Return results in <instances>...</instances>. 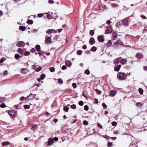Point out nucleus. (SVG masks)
Returning <instances> with one entry per match:
<instances>
[{"label": "nucleus", "mask_w": 147, "mask_h": 147, "mask_svg": "<svg viewBox=\"0 0 147 147\" xmlns=\"http://www.w3.org/2000/svg\"><path fill=\"white\" fill-rule=\"evenodd\" d=\"M117 77L118 79L120 80H122L126 78L125 74L122 72H119L117 74Z\"/></svg>", "instance_id": "obj_1"}, {"label": "nucleus", "mask_w": 147, "mask_h": 147, "mask_svg": "<svg viewBox=\"0 0 147 147\" xmlns=\"http://www.w3.org/2000/svg\"><path fill=\"white\" fill-rule=\"evenodd\" d=\"M121 45L122 46H123V45L121 42V40H118L116 42H115L113 45V47L117 49Z\"/></svg>", "instance_id": "obj_2"}, {"label": "nucleus", "mask_w": 147, "mask_h": 147, "mask_svg": "<svg viewBox=\"0 0 147 147\" xmlns=\"http://www.w3.org/2000/svg\"><path fill=\"white\" fill-rule=\"evenodd\" d=\"M25 45V43L23 41H19L16 44L18 47H23Z\"/></svg>", "instance_id": "obj_3"}, {"label": "nucleus", "mask_w": 147, "mask_h": 147, "mask_svg": "<svg viewBox=\"0 0 147 147\" xmlns=\"http://www.w3.org/2000/svg\"><path fill=\"white\" fill-rule=\"evenodd\" d=\"M117 93V91L115 90H111L110 92V94L109 96H115Z\"/></svg>", "instance_id": "obj_4"}, {"label": "nucleus", "mask_w": 147, "mask_h": 147, "mask_svg": "<svg viewBox=\"0 0 147 147\" xmlns=\"http://www.w3.org/2000/svg\"><path fill=\"white\" fill-rule=\"evenodd\" d=\"M97 39L100 42H103L104 40L103 35L98 36L97 37Z\"/></svg>", "instance_id": "obj_5"}, {"label": "nucleus", "mask_w": 147, "mask_h": 147, "mask_svg": "<svg viewBox=\"0 0 147 147\" xmlns=\"http://www.w3.org/2000/svg\"><path fill=\"white\" fill-rule=\"evenodd\" d=\"M36 66V65H32V69H35V71L37 72H39L41 70L42 68L41 67H39L38 68H35Z\"/></svg>", "instance_id": "obj_6"}, {"label": "nucleus", "mask_w": 147, "mask_h": 147, "mask_svg": "<svg viewBox=\"0 0 147 147\" xmlns=\"http://www.w3.org/2000/svg\"><path fill=\"white\" fill-rule=\"evenodd\" d=\"M53 141L52 138H49L48 141V144H47V146H51L53 144Z\"/></svg>", "instance_id": "obj_7"}, {"label": "nucleus", "mask_w": 147, "mask_h": 147, "mask_svg": "<svg viewBox=\"0 0 147 147\" xmlns=\"http://www.w3.org/2000/svg\"><path fill=\"white\" fill-rule=\"evenodd\" d=\"M55 32L56 33L57 31H55V30L54 29H49V30H48L46 32L47 33L50 34L52 33H53V32Z\"/></svg>", "instance_id": "obj_8"}, {"label": "nucleus", "mask_w": 147, "mask_h": 147, "mask_svg": "<svg viewBox=\"0 0 147 147\" xmlns=\"http://www.w3.org/2000/svg\"><path fill=\"white\" fill-rule=\"evenodd\" d=\"M28 71V70L26 68H22L21 69V74L24 75L26 74Z\"/></svg>", "instance_id": "obj_9"}, {"label": "nucleus", "mask_w": 147, "mask_h": 147, "mask_svg": "<svg viewBox=\"0 0 147 147\" xmlns=\"http://www.w3.org/2000/svg\"><path fill=\"white\" fill-rule=\"evenodd\" d=\"M9 114L11 117H13L16 114V112L13 110L10 111L9 112Z\"/></svg>", "instance_id": "obj_10"}, {"label": "nucleus", "mask_w": 147, "mask_h": 147, "mask_svg": "<svg viewBox=\"0 0 147 147\" xmlns=\"http://www.w3.org/2000/svg\"><path fill=\"white\" fill-rule=\"evenodd\" d=\"M95 41L93 37H91L90 39L89 44L91 45L94 44L95 42Z\"/></svg>", "instance_id": "obj_11"}, {"label": "nucleus", "mask_w": 147, "mask_h": 147, "mask_svg": "<svg viewBox=\"0 0 147 147\" xmlns=\"http://www.w3.org/2000/svg\"><path fill=\"white\" fill-rule=\"evenodd\" d=\"M46 43H51L52 42L51 38L50 37H48L45 40Z\"/></svg>", "instance_id": "obj_12"}, {"label": "nucleus", "mask_w": 147, "mask_h": 147, "mask_svg": "<svg viewBox=\"0 0 147 147\" xmlns=\"http://www.w3.org/2000/svg\"><path fill=\"white\" fill-rule=\"evenodd\" d=\"M122 22L124 25L125 26H127L128 25L127 20L125 18L122 21Z\"/></svg>", "instance_id": "obj_13"}, {"label": "nucleus", "mask_w": 147, "mask_h": 147, "mask_svg": "<svg viewBox=\"0 0 147 147\" xmlns=\"http://www.w3.org/2000/svg\"><path fill=\"white\" fill-rule=\"evenodd\" d=\"M112 32V29L111 27H109L107 28L106 30L105 31V33L106 34H108Z\"/></svg>", "instance_id": "obj_14"}, {"label": "nucleus", "mask_w": 147, "mask_h": 147, "mask_svg": "<svg viewBox=\"0 0 147 147\" xmlns=\"http://www.w3.org/2000/svg\"><path fill=\"white\" fill-rule=\"evenodd\" d=\"M121 58V57L117 58L114 61V63L115 64H117L119 63L120 59Z\"/></svg>", "instance_id": "obj_15"}, {"label": "nucleus", "mask_w": 147, "mask_h": 147, "mask_svg": "<svg viewBox=\"0 0 147 147\" xmlns=\"http://www.w3.org/2000/svg\"><path fill=\"white\" fill-rule=\"evenodd\" d=\"M65 64L67 66L70 67L71 65V61L69 60H66L65 61Z\"/></svg>", "instance_id": "obj_16"}, {"label": "nucleus", "mask_w": 147, "mask_h": 147, "mask_svg": "<svg viewBox=\"0 0 147 147\" xmlns=\"http://www.w3.org/2000/svg\"><path fill=\"white\" fill-rule=\"evenodd\" d=\"M121 66V65H119L117 67H115L114 68L115 71H118L120 69Z\"/></svg>", "instance_id": "obj_17"}, {"label": "nucleus", "mask_w": 147, "mask_h": 147, "mask_svg": "<svg viewBox=\"0 0 147 147\" xmlns=\"http://www.w3.org/2000/svg\"><path fill=\"white\" fill-rule=\"evenodd\" d=\"M35 48L36 49V51L38 52L41 51L40 47L39 45H37L35 46Z\"/></svg>", "instance_id": "obj_18"}, {"label": "nucleus", "mask_w": 147, "mask_h": 147, "mask_svg": "<svg viewBox=\"0 0 147 147\" xmlns=\"http://www.w3.org/2000/svg\"><path fill=\"white\" fill-rule=\"evenodd\" d=\"M136 57L138 59H140L142 58V57L143 55L141 53H138L136 55Z\"/></svg>", "instance_id": "obj_19"}, {"label": "nucleus", "mask_w": 147, "mask_h": 147, "mask_svg": "<svg viewBox=\"0 0 147 147\" xmlns=\"http://www.w3.org/2000/svg\"><path fill=\"white\" fill-rule=\"evenodd\" d=\"M117 34L115 32L113 33L112 36V39L113 40H115L117 38Z\"/></svg>", "instance_id": "obj_20"}, {"label": "nucleus", "mask_w": 147, "mask_h": 147, "mask_svg": "<svg viewBox=\"0 0 147 147\" xmlns=\"http://www.w3.org/2000/svg\"><path fill=\"white\" fill-rule=\"evenodd\" d=\"M127 60L125 59H122L120 60V62L122 64H125L126 63Z\"/></svg>", "instance_id": "obj_21"}, {"label": "nucleus", "mask_w": 147, "mask_h": 147, "mask_svg": "<svg viewBox=\"0 0 147 147\" xmlns=\"http://www.w3.org/2000/svg\"><path fill=\"white\" fill-rule=\"evenodd\" d=\"M34 94H30V95L28 96L26 98V99H27L28 98H30L29 99H32L34 98Z\"/></svg>", "instance_id": "obj_22"}, {"label": "nucleus", "mask_w": 147, "mask_h": 147, "mask_svg": "<svg viewBox=\"0 0 147 147\" xmlns=\"http://www.w3.org/2000/svg\"><path fill=\"white\" fill-rule=\"evenodd\" d=\"M10 144V142H4L2 143V145L3 146H6Z\"/></svg>", "instance_id": "obj_23"}, {"label": "nucleus", "mask_w": 147, "mask_h": 147, "mask_svg": "<svg viewBox=\"0 0 147 147\" xmlns=\"http://www.w3.org/2000/svg\"><path fill=\"white\" fill-rule=\"evenodd\" d=\"M58 17V15L54 13L51 16V19H56Z\"/></svg>", "instance_id": "obj_24"}, {"label": "nucleus", "mask_w": 147, "mask_h": 147, "mask_svg": "<svg viewBox=\"0 0 147 147\" xmlns=\"http://www.w3.org/2000/svg\"><path fill=\"white\" fill-rule=\"evenodd\" d=\"M26 29V27L25 26H22L19 27V29L20 30L24 31Z\"/></svg>", "instance_id": "obj_25"}, {"label": "nucleus", "mask_w": 147, "mask_h": 147, "mask_svg": "<svg viewBox=\"0 0 147 147\" xmlns=\"http://www.w3.org/2000/svg\"><path fill=\"white\" fill-rule=\"evenodd\" d=\"M32 129V130H36L37 128V126L36 124L33 125L31 126Z\"/></svg>", "instance_id": "obj_26"}, {"label": "nucleus", "mask_w": 147, "mask_h": 147, "mask_svg": "<svg viewBox=\"0 0 147 147\" xmlns=\"http://www.w3.org/2000/svg\"><path fill=\"white\" fill-rule=\"evenodd\" d=\"M69 107L67 106H64L63 107V110L66 112H67L69 110Z\"/></svg>", "instance_id": "obj_27"}, {"label": "nucleus", "mask_w": 147, "mask_h": 147, "mask_svg": "<svg viewBox=\"0 0 147 147\" xmlns=\"http://www.w3.org/2000/svg\"><path fill=\"white\" fill-rule=\"evenodd\" d=\"M20 55L18 54H15V58L16 59H18L20 58Z\"/></svg>", "instance_id": "obj_28"}, {"label": "nucleus", "mask_w": 147, "mask_h": 147, "mask_svg": "<svg viewBox=\"0 0 147 147\" xmlns=\"http://www.w3.org/2000/svg\"><path fill=\"white\" fill-rule=\"evenodd\" d=\"M38 52V54L39 55V56L40 57L42 56L45 53V52L43 51H41Z\"/></svg>", "instance_id": "obj_29"}, {"label": "nucleus", "mask_w": 147, "mask_h": 147, "mask_svg": "<svg viewBox=\"0 0 147 147\" xmlns=\"http://www.w3.org/2000/svg\"><path fill=\"white\" fill-rule=\"evenodd\" d=\"M33 21L31 20H28L27 21V23L28 24H32L33 23Z\"/></svg>", "instance_id": "obj_30"}, {"label": "nucleus", "mask_w": 147, "mask_h": 147, "mask_svg": "<svg viewBox=\"0 0 147 147\" xmlns=\"http://www.w3.org/2000/svg\"><path fill=\"white\" fill-rule=\"evenodd\" d=\"M21 105V104H19L17 105H15L14 107H15V108L16 109H18L20 108Z\"/></svg>", "instance_id": "obj_31"}, {"label": "nucleus", "mask_w": 147, "mask_h": 147, "mask_svg": "<svg viewBox=\"0 0 147 147\" xmlns=\"http://www.w3.org/2000/svg\"><path fill=\"white\" fill-rule=\"evenodd\" d=\"M50 13V12H49V13H44V14H47V19H51V18L50 17L51 14H49V13Z\"/></svg>", "instance_id": "obj_32"}, {"label": "nucleus", "mask_w": 147, "mask_h": 147, "mask_svg": "<svg viewBox=\"0 0 147 147\" xmlns=\"http://www.w3.org/2000/svg\"><path fill=\"white\" fill-rule=\"evenodd\" d=\"M91 36H93L94 34V31L93 30H90L89 32Z\"/></svg>", "instance_id": "obj_33"}, {"label": "nucleus", "mask_w": 147, "mask_h": 147, "mask_svg": "<svg viewBox=\"0 0 147 147\" xmlns=\"http://www.w3.org/2000/svg\"><path fill=\"white\" fill-rule=\"evenodd\" d=\"M45 77V74H42L40 76V78L41 80H43Z\"/></svg>", "instance_id": "obj_34"}, {"label": "nucleus", "mask_w": 147, "mask_h": 147, "mask_svg": "<svg viewBox=\"0 0 147 147\" xmlns=\"http://www.w3.org/2000/svg\"><path fill=\"white\" fill-rule=\"evenodd\" d=\"M111 6L113 7H116L118 6V5L116 3H113L111 4Z\"/></svg>", "instance_id": "obj_35"}, {"label": "nucleus", "mask_w": 147, "mask_h": 147, "mask_svg": "<svg viewBox=\"0 0 147 147\" xmlns=\"http://www.w3.org/2000/svg\"><path fill=\"white\" fill-rule=\"evenodd\" d=\"M97 50V48L95 47H93L91 49V50L92 51H95Z\"/></svg>", "instance_id": "obj_36"}, {"label": "nucleus", "mask_w": 147, "mask_h": 147, "mask_svg": "<svg viewBox=\"0 0 147 147\" xmlns=\"http://www.w3.org/2000/svg\"><path fill=\"white\" fill-rule=\"evenodd\" d=\"M18 53L21 54H22L23 53V51L22 49L21 48H19L18 49Z\"/></svg>", "instance_id": "obj_37"}, {"label": "nucleus", "mask_w": 147, "mask_h": 147, "mask_svg": "<svg viewBox=\"0 0 147 147\" xmlns=\"http://www.w3.org/2000/svg\"><path fill=\"white\" fill-rule=\"evenodd\" d=\"M138 91H139V93L140 94H142L143 93V90L142 88H139V89H138Z\"/></svg>", "instance_id": "obj_38"}, {"label": "nucleus", "mask_w": 147, "mask_h": 147, "mask_svg": "<svg viewBox=\"0 0 147 147\" xmlns=\"http://www.w3.org/2000/svg\"><path fill=\"white\" fill-rule=\"evenodd\" d=\"M111 40H109L108 42L107 43V45L108 47H110L111 45Z\"/></svg>", "instance_id": "obj_39"}, {"label": "nucleus", "mask_w": 147, "mask_h": 147, "mask_svg": "<svg viewBox=\"0 0 147 147\" xmlns=\"http://www.w3.org/2000/svg\"><path fill=\"white\" fill-rule=\"evenodd\" d=\"M82 51L81 50H78L77 52V53L78 55H80L82 53Z\"/></svg>", "instance_id": "obj_40"}, {"label": "nucleus", "mask_w": 147, "mask_h": 147, "mask_svg": "<svg viewBox=\"0 0 147 147\" xmlns=\"http://www.w3.org/2000/svg\"><path fill=\"white\" fill-rule=\"evenodd\" d=\"M70 107L71 109H75L76 108V106L75 104H73L71 105Z\"/></svg>", "instance_id": "obj_41"}, {"label": "nucleus", "mask_w": 147, "mask_h": 147, "mask_svg": "<svg viewBox=\"0 0 147 147\" xmlns=\"http://www.w3.org/2000/svg\"><path fill=\"white\" fill-rule=\"evenodd\" d=\"M24 106L25 109H29L30 108V105H24Z\"/></svg>", "instance_id": "obj_42"}, {"label": "nucleus", "mask_w": 147, "mask_h": 147, "mask_svg": "<svg viewBox=\"0 0 147 147\" xmlns=\"http://www.w3.org/2000/svg\"><path fill=\"white\" fill-rule=\"evenodd\" d=\"M95 91L97 93V94H100L101 93V92L98 89H96Z\"/></svg>", "instance_id": "obj_43"}, {"label": "nucleus", "mask_w": 147, "mask_h": 147, "mask_svg": "<svg viewBox=\"0 0 147 147\" xmlns=\"http://www.w3.org/2000/svg\"><path fill=\"white\" fill-rule=\"evenodd\" d=\"M6 60V59L4 57L1 58L0 60V62L1 63H2L4 61Z\"/></svg>", "instance_id": "obj_44"}, {"label": "nucleus", "mask_w": 147, "mask_h": 147, "mask_svg": "<svg viewBox=\"0 0 147 147\" xmlns=\"http://www.w3.org/2000/svg\"><path fill=\"white\" fill-rule=\"evenodd\" d=\"M88 122L87 121L84 120L83 121V124L84 125H87L88 124Z\"/></svg>", "instance_id": "obj_45"}, {"label": "nucleus", "mask_w": 147, "mask_h": 147, "mask_svg": "<svg viewBox=\"0 0 147 147\" xmlns=\"http://www.w3.org/2000/svg\"><path fill=\"white\" fill-rule=\"evenodd\" d=\"M50 70L51 72H53L55 71V69L54 67H51L50 68Z\"/></svg>", "instance_id": "obj_46"}, {"label": "nucleus", "mask_w": 147, "mask_h": 147, "mask_svg": "<svg viewBox=\"0 0 147 147\" xmlns=\"http://www.w3.org/2000/svg\"><path fill=\"white\" fill-rule=\"evenodd\" d=\"M6 105L5 104L2 103L0 105V107L1 108H3L6 107Z\"/></svg>", "instance_id": "obj_47"}, {"label": "nucleus", "mask_w": 147, "mask_h": 147, "mask_svg": "<svg viewBox=\"0 0 147 147\" xmlns=\"http://www.w3.org/2000/svg\"><path fill=\"white\" fill-rule=\"evenodd\" d=\"M85 73L87 75H89L90 74V71L89 70L87 69L85 71Z\"/></svg>", "instance_id": "obj_48"}, {"label": "nucleus", "mask_w": 147, "mask_h": 147, "mask_svg": "<svg viewBox=\"0 0 147 147\" xmlns=\"http://www.w3.org/2000/svg\"><path fill=\"white\" fill-rule=\"evenodd\" d=\"M84 109L86 111H88V110L89 107L87 105H85L84 107Z\"/></svg>", "instance_id": "obj_49"}, {"label": "nucleus", "mask_w": 147, "mask_h": 147, "mask_svg": "<svg viewBox=\"0 0 147 147\" xmlns=\"http://www.w3.org/2000/svg\"><path fill=\"white\" fill-rule=\"evenodd\" d=\"M112 143L111 142H109L107 144V146L108 147H110L112 146Z\"/></svg>", "instance_id": "obj_50"}, {"label": "nucleus", "mask_w": 147, "mask_h": 147, "mask_svg": "<svg viewBox=\"0 0 147 147\" xmlns=\"http://www.w3.org/2000/svg\"><path fill=\"white\" fill-rule=\"evenodd\" d=\"M117 124V123L115 121H113L112 123V125L113 126H116Z\"/></svg>", "instance_id": "obj_51"}, {"label": "nucleus", "mask_w": 147, "mask_h": 147, "mask_svg": "<svg viewBox=\"0 0 147 147\" xmlns=\"http://www.w3.org/2000/svg\"><path fill=\"white\" fill-rule=\"evenodd\" d=\"M102 137L104 138H105L107 140H108L109 138V137L107 135H103Z\"/></svg>", "instance_id": "obj_52"}, {"label": "nucleus", "mask_w": 147, "mask_h": 147, "mask_svg": "<svg viewBox=\"0 0 147 147\" xmlns=\"http://www.w3.org/2000/svg\"><path fill=\"white\" fill-rule=\"evenodd\" d=\"M78 104L82 106L84 104V102L83 101H80L79 102Z\"/></svg>", "instance_id": "obj_53"}, {"label": "nucleus", "mask_w": 147, "mask_h": 147, "mask_svg": "<svg viewBox=\"0 0 147 147\" xmlns=\"http://www.w3.org/2000/svg\"><path fill=\"white\" fill-rule=\"evenodd\" d=\"M97 126L99 128H101V129L102 128V126L101 124H100L99 123H98L97 124Z\"/></svg>", "instance_id": "obj_54"}, {"label": "nucleus", "mask_w": 147, "mask_h": 147, "mask_svg": "<svg viewBox=\"0 0 147 147\" xmlns=\"http://www.w3.org/2000/svg\"><path fill=\"white\" fill-rule=\"evenodd\" d=\"M30 54V52L28 51H26L24 53V55H25L28 56Z\"/></svg>", "instance_id": "obj_55"}, {"label": "nucleus", "mask_w": 147, "mask_h": 147, "mask_svg": "<svg viewBox=\"0 0 147 147\" xmlns=\"http://www.w3.org/2000/svg\"><path fill=\"white\" fill-rule=\"evenodd\" d=\"M72 86L74 88H76L77 87V85L76 83H74L72 84Z\"/></svg>", "instance_id": "obj_56"}, {"label": "nucleus", "mask_w": 147, "mask_h": 147, "mask_svg": "<svg viewBox=\"0 0 147 147\" xmlns=\"http://www.w3.org/2000/svg\"><path fill=\"white\" fill-rule=\"evenodd\" d=\"M58 82L59 83L61 84H62L63 83V80L61 78H59L58 79Z\"/></svg>", "instance_id": "obj_57"}, {"label": "nucleus", "mask_w": 147, "mask_h": 147, "mask_svg": "<svg viewBox=\"0 0 147 147\" xmlns=\"http://www.w3.org/2000/svg\"><path fill=\"white\" fill-rule=\"evenodd\" d=\"M102 105L104 108H106L107 107V106L105 103H102Z\"/></svg>", "instance_id": "obj_58"}, {"label": "nucleus", "mask_w": 147, "mask_h": 147, "mask_svg": "<svg viewBox=\"0 0 147 147\" xmlns=\"http://www.w3.org/2000/svg\"><path fill=\"white\" fill-rule=\"evenodd\" d=\"M136 105L138 107H140L142 106V104L140 102H137L136 103Z\"/></svg>", "instance_id": "obj_59"}, {"label": "nucleus", "mask_w": 147, "mask_h": 147, "mask_svg": "<svg viewBox=\"0 0 147 147\" xmlns=\"http://www.w3.org/2000/svg\"><path fill=\"white\" fill-rule=\"evenodd\" d=\"M43 14H44V13L42 14L41 13H39V14H38V17H39V18L43 16Z\"/></svg>", "instance_id": "obj_60"}, {"label": "nucleus", "mask_w": 147, "mask_h": 147, "mask_svg": "<svg viewBox=\"0 0 147 147\" xmlns=\"http://www.w3.org/2000/svg\"><path fill=\"white\" fill-rule=\"evenodd\" d=\"M66 69V67L65 65H63L61 67V69L63 70Z\"/></svg>", "instance_id": "obj_61"}, {"label": "nucleus", "mask_w": 147, "mask_h": 147, "mask_svg": "<svg viewBox=\"0 0 147 147\" xmlns=\"http://www.w3.org/2000/svg\"><path fill=\"white\" fill-rule=\"evenodd\" d=\"M30 51L32 53H34L35 51V49L34 48H32Z\"/></svg>", "instance_id": "obj_62"}, {"label": "nucleus", "mask_w": 147, "mask_h": 147, "mask_svg": "<svg viewBox=\"0 0 147 147\" xmlns=\"http://www.w3.org/2000/svg\"><path fill=\"white\" fill-rule=\"evenodd\" d=\"M58 139L57 137H55L53 138V140L55 142L58 141Z\"/></svg>", "instance_id": "obj_63"}, {"label": "nucleus", "mask_w": 147, "mask_h": 147, "mask_svg": "<svg viewBox=\"0 0 147 147\" xmlns=\"http://www.w3.org/2000/svg\"><path fill=\"white\" fill-rule=\"evenodd\" d=\"M140 17L142 18L143 19H146V17L145 16L143 15H141Z\"/></svg>", "instance_id": "obj_64"}]
</instances>
